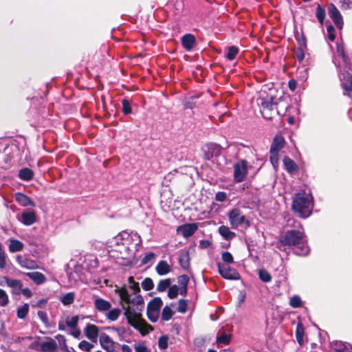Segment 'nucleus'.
<instances>
[{"instance_id": "1", "label": "nucleus", "mask_w": 352, "mask_h": 352, "mask_svg": "<svg viewBox=\"0 0 352 352\" xmlns=\"http://www.w3.org/2000/svg\"><path fill=\"white\" fill-rule=\"evenodd\" d=\"M129 287L132 290V294H129L126 288H121L118 291L124 310V316L130 325L140 330L142 334L147 333L153 329L142 318V311L144 307V300L138 294L140 290L139 285L132 276L129 278Z\"/></svg>"}, {"instance_id": "2", "label": "nucleus", "mask_w": 352, "mask_h": 352, "mask_svg": "<svg viewBox=\"0 0 352 352\" xmlns=\"http://www.w3.org/2000/svg\"><path fill=\"white\" fill-rule=\"evenodd\" d=\"M275 92L274 89H268L267 91L265 88L258 91L253 98V102H255L259 107L261 113L266 119H270L275 115L283 113V111L279 109L280 98H277L275 96Z\"/></svg>"}, {"instance_id": "3", "label": "nucleus", "mask_w": 352, "mask_h": 352, "mask_svg": "<svg viewBox=\"0 0 352 352\" xmlns=\"http://www.w3.org/2000/svg\"><path fill=\"white\" fill-rule=\"evenodd\" d=\"M281 245L295 246L294 252L299 256H306L309 254V248L304 242V234L298 230L287 231L279 240Z\"/></svg>"}, {"instance_id": "4", "label": "nucleus", "mask_w": 352, "mask_h": 352, "mask_svg": "<svg viewBox=\"0 0 352 352\" xmlns=\"http://www.w3.org/2000/svg\"><path fill=\"white\" fill-rule=\"evenodd\" d=\"M292 208L299 217H308L313 209L311 195L305 192L297 193L293 199Z\"/></svg>"}, {"instance_id": "5", "label": "nucleus", "mask_w": 352, "mask_h": 352, "mask_svg": "<svg viewBox=\"0 0 352 352\" xmlns=\"http://www.w3.org/2000/svg\"><path fill=\"white\" fill-rule=\"evenodd\" d=\"M124 242V245L127 246H133V251L137 252L138 247L141 244L142 240L139 234L133 232H128L123 231L113 238V242L120 243Z\"/></svg>"}, {"instance_id": "6", "label": "nucleus", "mask_w": 352, "mask_h": 352, "mask_svg": "<svg viewBox=\"0 0 352 352\" xmlns=\"http://www.w3.org/2000/svg\"><path fill=\"white\" fill-rule=\"evenodd\" d=\"M285 140L283 136L276 135L273 140L270 152V160L274 168L278 166V153L283 148Z\"/></svg>"}, {"instance_id": "7", "label": "nucleus", "mask_w": 352, "mask_h": 352, "mask_svg": "<svg viewBox=\"0 0 352 352\" xmlns=\"http://www.w3.org/2000/svg\"><path fill=\"white\" fill-rule=\"evenodd\" d=\"M111 251L118 252L120 254V257L122 259H131L133 258L135 252L133 251V246H127L124 245V242L120 241V243L113 242V239L110 242Z\"/></svg>"}, {"instance_id": "8", "label": "nucleus", "mask_w": 352, "mask_h": 352, "mask_svg": "<svg viewBox=\"0 0 352 352\" xmlns=\"http://www.w3.org/2000/svg\"><path fill=\"white\" fill-rule=\"evenodd\" d=\"M228 217L230 225L233 228H236L243 224H245L247 226H250L249 221L247 220L245 215H243L238 208L232 209L229 212Z\"/></svg>"}, {"instance_id": "9", "label": "nucleus", "mask_w": 352, "mask_h": 352, "mask_svg": "<svg viewBox=\"0 0 352 352\" xmlns=\"http://www.w3.org/2000/svg\"><path fill=\"white\" fill-rule=\"evenodd\" d=\"M217 267L219 273L223 278L227 280H238L240 278V275L235 269L221 263H217Z\"/></svg>"}, {"instance_id": "10", "label": "nucleus", "mask_w": 352, "mask_h": 352, "mask_svg": "<svg viewBox=\"0 0 352 352\" xmlns=\"http://www.w3.org/2000/svg\"><path fill=\"white\" fill-rule=\"evenodd\" d=\"M248 173V162L241 161L234 166V179L236 182H241L244 180Z\"/></svg>"}, {"instance_id": "11", "label": "nucleus", "mask_w": 352, "mask_h": 352, "mask_svg": "<svg viewBox=\"0 0 352 352\" xmlns=\"http://www.w3.org/2000/svg\"><path fill=\"white\" fill-rule=\"evenodd\" d=\"M328 12L330 18L333 20L336 25L339 29H342L343 26V20L342 15L338 8L331 3L329 6Z\"/></svg>"}, {"instance_id": "12", "label": "nucleus", "mask_w": 352, "mask_h": 352, "mask_svg": "<svg viewBox=\"0 0 352 352\" xmlns=\"http://www.w3.org/2000/svg\"><path fill=\"white\" fill-rule=\"evenodd\" d=\"M17 263L20 267L27 270H36L38 268L36 262L28 258L25 255H18L16 258Z\"/></svg>"}, {"instance_id": "13", "label": "nucleus", "mask_w": 352, "mask_h": 352, "mask_svg": "<svg viewBox=\"0 0 352 352\" xmlns=\"http://www.w3.org/2000/svg\"><path fill=\"white\" fill-rule=\"evenodd\" d=\"M221 146L214 143H208L204 145L203 151L205 153L206 157L210 159L213 157L217 156L221 153Z\"/></svg>"}, {"instance_id": "14", "label": "nucleus", "mask_w": 352, "mask_h": 352, "mask_svg": "<svg viewBox=\"0 0 352 352\" xmlns=\"http://www.w3.org/2000/svg\"><path fill=\"white\" fill-rule=\"evenodd\" d=\"M100 343L101 346L107 352L115 351V342L111 339V338L107 334L104 333L100 334Z\"/></svg>"}, {"instance_id": "15", "label": "nucleus", "mask_w": 352, "mask_h": 352, "mask_svg": "<svg viewBox=\"0 0 352 352\" xmlns=\"http://www.w3.org/2000/svg\"><path fill=\"white\" fill-rule=\"evenodd\" d=\"M16 201L22 206H35L34 202L27 195L21 192H16L14 195Z\"/></svg>"}, {"instance_id": "16", "label": "nucleus", "mask_w": 352, "mask_h": 352, "mask_svg": "<svg viewBox=\"0 0 352 352\" xmlns=\"http://www.w3.org/2000/svg\"><path fill=\"white\" fill-rule=\"evenodd\" d=\"M3 278L6 280L7 285L12 289V292L14 294H20V290L23 287V284L21 280L16 279H10L8 276H5Z\"/></svg>"}, {"instance_id": "17", "label": "nucleus", "mask_w": 352, "mask_h": 352, "mask_svg": "<svg viewBox=\"0 0 352 352\" xmlns=\"http://www.w3.org/2000/svg\"><path fill=\"white\" fill-rule=\"evenodd\" d=\"M182 43L184 48L187 51H190L195 43V37L191 34H187L182 36Z\"/></svg>"}, {"instance_id": "18", "label": "nucleus", "mask_w": 352, "mask_h": 352, "mask_svg": "<svg viewBox=\"0 0 352 352\" xmlns=\"http://www.w3.org/2000/svg\"><path fill=\"white\" fill-rule=\"evenodd\" d=\"M86 336L91 341H96L98 336V329L95 324H87L85 329Z\"/></svg>"}, {"instance_id": "19", "label": "nucleus", "mask_w": 352, "mask_h": 352, "mask_svg": "<svg viewBox=\"0 0 352 352\" xmlns=\"http://www.w3.org/2000/svg\"><path fill=\"white\" fill-rule=\"evenodd\" d=\"M36 218L34 212L25 211L21 214V221L25 226H31L36 221Z\"/></svg>"}, {"instance_id": "20", "label": "nucleus", "mask_w": 352, "mask_h": 352, "mask_svg": "<svg viewBox=\"0 0 352 352\" xmlns=\"http://www.w3.org/2000/svg\"><path fill=\"white\" fill-rule=\"evenodd\" d=\"M94 305L96 309L101 312L109 311L111 307V305L109 301L100 298H97L95 300Z\"/></svg>"}, {"instance_id": "21", "label": "nucleus", "mask_w": 352, "mask_h": 352, "mask_svg": "<svg viewBox=\"0 0 352 352\" xmlns=\"http://www.w3.org/2000/svg\"><path fill=\"white\" fill-rule=\"evenodd\" d=\"M57 349V344L55 340L48 338V340L41 344L40 351L42 352H54Z\"/></svg>"}, {"instance_id": "22", "label": "nucleus", "mask_w": 352, "mask_h": 352, "mask_svg": "<svg viewBox=\"0 0 352 352\" xmlns=\"http://www.w3.org/2000/svg\"><path fill=\"white\" fill-rule=\"evenodd\" d=\"M26 275L36 285H41L46 281L45 275L38 272H28Z\"/></svg>"}, {"instance_id": "23", "label": "nucleus", "mask_w": 352, "mask_h": 352, "mask_svg": "<svg viewBox=\"0 0 352 352\" xmlns=\"http://www.w3.org/2000/svg\"><path fill=\"white\" fill-rule=\"evenodd\" d=\"M340 79L342 80V85L343 88L346 91H351L352 90V76L351 74L346 72L343 73L340 76Z\"/></svg>"}, {"instance_id": "24", "label": "nucleus", "mask_w": 352, "mask_h": 352, "mask_svg": "<svg viewBox=\"0 0 352 352\" xmlns=\"http://www.w3.org/2000/svg\"><path fill=\"white\" fill-rule=\"evenodd\" d=\"M179 262L182 268L187 270L190 266V256L188 251L182 250L179 252Z\"/></svg>"}, {"instance_id": "25", "label": "nucleus", "mask_w": 352, "mask_h": 352, "mask_svg": "<svg viewBox=\"0 0 352 352\" xmlns=\"http://www.w3.org/2000/svg\"><path fill=\"white\" fill-rule=\"evenodd\" d=\"M157 273L160 276H164L170 272V267L165 261H160L155 267Z\"/></svg>"}, {"instance_id": "26", "label": "nucleus", "mask_w": 352, "mask_h": 352, "mask_svg": "<svg viewBox=\"0 0 352 352\" xmlns=\"http://www.w3.org/2000/svg\"><path fill=\"white\" fill-rule=\"evenodd\" d=\"M180 230L185 237L192 236L197 230V226L195 223L185 225L180 228Z\"/></svg>"}, {"instance_id": "27", "label": "nucleus", "mask_w": 352, "mask_h": 352, "mask_svg": "<svg viewBox=\"0 0 352 352\" xmlns=\"http://www.w3.org/2000/svg\"><path fill=\"white\" fill-rule=\"evenodd\" d=\"M23 247L24 245L21 241L14 239H10L8 249L10 252L14 253L21 251L23 249Z\"/></svg>"}, {"instance_id": "28", "label": "nucleus", "mask_w": 352, "mask_h": 352, "mask_svg": "<svg viewBox=\"0 0 352 352\" xmlns=\"http://www.w3.org/2000/svg\"><path fill=\"white\" fill-rule=\"evenodd\" d=\"M334 344V352H352V347L350 344L336 341Z\"/></svg>"}, {"instance_id": "29", "label": "nucleus", "mask_w": 352, "mask_h": 352, "mask_svg": "<svg viewBox=\"0 0 352 352\" xmlns=\"http://www.w3.org/2000/svg\"><path fill=\"white\" fill-rule=\"evenodd\" d=\"M219 234L225 239H231L235 236V233L231 232L228 227L226 226H221L219 228Z\"/></svg>"}, {"instance_id": "30", "label": "nucleus", "mask_w": 352, "mask_h": 352, "mask_svg": "<svg viewBox=\"0 0 352 352\" xmlns=\"http://www.w3.org/2000/svg\"><path fill=\"white\" fill-rule=\"evenodd\" d=\"M162 304V300L160 298H155L148 304L147 309L158 312Z\"/></svg>"}, {"instance_id": "31", "label": "nucleus", "mask_w": 352, "mask_h": 352, "mask_svg": "<svg viewBox=\"0 0 352 352\" xmlns=\"http://www.w3.org/2000/svg\"><path fill=\"white\" fill-rule=\"evenodd\" d=\"M283 164L285 169L290 173L297 170V166L295 162L288 157L283 159Z\"/></svg>"}, {"instance_id": "32", "label": "nucleus", "mask_w": 352, "mask_h": 352, "mask_svg": "<svg viewBox=\"0 0 352 352\" xmlns=\"http://www.w3.org/2000/svg\"><path fill=\"white\" fill-rule=\"evenodd\" d=\"M33 175V171L28 168H22L19 173V178L24 181H30L32 179Z\"/></svg>"}, {"instance_id": "33", "label": "nucleus", "mask_w": 352, "mask_h": 352, "mask_svg": "<svg viewBox=\"0 0 352 352\" xmlns=\"http://www.w3.org/2000/svg\"><path fill=\"white\" fill-rule=\"evenodd\" d=\"M29 312V305L25 303L17 308L16 316L19 319H24Z\"/></svg>"}, {"instance_id": "34", "label": "nucleus", "mask_w": 352, "mask_h": 352, "mask_svg": "<svg viewBox=\"0 0 352 352\" xmlns=\"http://www.w3.org/2000/svg\"><path fill=\"white\" fill-rule=\"evenodd\" d=\"M304 327L302 323H298L296 331V340L300 345L303 344Z\"/></svg>"}, {"instance_id": "35", "label": "nucleus", "mask_w": 352, "mask_h": 352, "mask_svg": "<svg viewBox=\"0 0 352 352\" xmlns=\"http://www.w3.org/2000/svg\"><path fill=\"white\" fill-rule=\"evenodd\" d=\"M74 300V294L73 292H69L65 295L63 296L60 298V301L64 305H71Z\"/></svg>"}, {"instance_id": "36", "label": "nucleus", "mask_w": 352, "mask_h": 352, "mask_svg": "<svg viewBox=\"0 0 352 352\" xmlns=\"http://www.w3.org/2000/svg\"><path fill=\"white\" fill-rule=\"evenodd\" d=\"M170 283H171L170 280L168 278L162 280L159 282V283L157 285V290L160 292H164L168 287H170Z\"/></svg>"}, {"instance_id": "37", "label": "nucleus", "mask_w": 352, "mask_h": 352, "mask_svg": "<svg viewBox=\"0 0 352 352\" xmlns=\"http://www.w3.org/2000/svg\"><path fill=\"white\" fill-rule=\"evenodd\" d=\"M238 52H239V50L236 47L230 46L228 48L226 58L230 60H232L235 58Z\"/></svg>"}, {"instance_id": "38", "label": "nucleus", "mask_w": 352, "mask_h": 352, "mask_svg": "<svg viewBox=\"0 0 352 352\" xmlns=\"http://www.w3.org/2000/svg\"><path fill=\"white\" fill-rule=\"evenodd\" d=\"M258 276L261 280L265 283L270 282L272 279V276L270 273L264 269L259 270Z\"/></svg>"}, {"instance_id": "39", "label": "nucleus", "mask_w": 352, "mask_h": 352, "mask_svg": "<svg viewBox=\"0 0 352 352\" xmlns=\"http://www.w3.org/2000/svg\"><path fill=\"white\" fill-rule=\"evenodd\" d=\"M9 303V297L7 293L0 289V307H6Z\"/></svg>"}, {"instance_id": "40", "label": "nucleus", "mask_w": 352, "mask_h": 352, "mask_svg": "<svg viewBox=\"0 0 352 352\" xmlns=\"http://www.w3.org/2000/svg\"><path fill=\"white\" fill-rule=\"evenodd\" d=\"M120 310L119 309H113L110 310L107 314V318L111 321L116 320L120 315Z\"/></svg>"}, {"instance_id": "41", "label": "nucleus", "mask_w": 352, "mask_h": 352, "mask_svg": "<svg viewBox=\"0 0 352 352\" xmlns=\"http://www.w3.org/2000/svg\"><path fill=\"white\" fill-rule=\"evenodd\" d=\"M173 314V311H172V309L169 307L166 306L162 311V319L166 321L169 320L172 318Z\"/></svg>"}, {"instance_id": "42", "label": "nucleus", "mask_w": 352, "mask_h": 352, "mask_svg": "<svg viewBox=\"0 0 352 352\" xmlns=\"http://www.w3.org/2000/svg\"><path fill=\"white\" fill-rule=\"evenodd\" d=\"M289 305L294 308L300 307L302 305V301L298 296H294L290 298Z\"/></svg>"}, {"instance_id": "43", "label": "nucleus", "mask_w": 352, "mask_h": 352, "mask_svg": "<svg viewBox=\"0 0 352 352\" xmlns=\"http://www.w3.org/2000/svg\"><path fill=\"white\" fill-rule=\"evenodd\" d=\"M78 347L83 351L90 352L94 345L86 340H82L78 344Z\"/></svg>"}, {"instance_id": "44", "label": "nucleus", "mask_w": 352, "mask_h": 352, "mask_svg": "<svg viewBox=\"0 0 352 352\" xmlns=\"http://www.w3.org/2000/svg\"><path fill=\"white\" fill-rule=\"evenodd\" d=\"M142 286L144 290L149 291L153 288L154 285L151 278H146L142 281Z\"/></svg>"}, {"instance_id": "45", "label": "nucleus", "mask_w": 352, "mask_h": 352, "mask_svg": "<svg viewBox=\"0 0 352 352\" xmlns=\"http://www.w3.org/2000/svg\"><path fill=\"white\" fill-rule=\"evenodd\" d=\"M230 340L229 335L223 333L220 336H217V341L219 344H228Z\"/></svg>"}, {"instance_id": "46", "label": "nucleus", "mask_w": 352, "mask_h": 352, "mask_svg": "<svg viewBox=\"0 0 352 352\" xmlns=\"http://www.w3.org/2000/svg\"><path fill=\"white\" fill-rule=\"evenodd\" d=\"M168 337L162 336L158 340V346L161 349H166L168 347Z\"/></svg>"}, {"instance_id": "47", "label": "nucleus", "mask_w": 352, "mask_h": 352, "mask_svg": "<svg viewBox=\"0 0 352 352\" xmlns=\"http://www.w3.org/2000/svg\"><path fill=\"white\" fill-rule=\"evenodd\" d=\"M6 254L3 249L2 245L0 243V268L4 269L6 265Z\"/></svg>"}, {"instance_id": "48", "label": "nucleus", "mask_w": 352, "mask_h": 352, "mask_svg": "<svg viewBox=\"0 0 352 352\" xmlns=\"http://www.w3.org/2000/svg\"><path fill=\"white\" fill-rule=\"evenodd\" d=\"M316 17L318 19V21L320 22V23H322L323 20L325 17V10L323 9L320 6H318L317 10H316Z\"/></svg>"}, {"instance_id": "49", "label": "nucleus", "mask_w": 352, "mask_h": 352, "mask_svg": "<svg viewBox=\"0 0 352 352\" xmlns=\"http://www.w3.org/2000/svg\"><path fill=\"white\" fill-rule=\"evenodd\" d=\"M135 352H151V349L147 348L143 343H136L134 345Z\"/></svg>"}, {"instance_id": "50", "label": "nucleus", "mask_w": 352, "mask_h": 352, "mask_svg": "<svg viewBox=\"0 0 352 352\" xmlns=\"http://www.w3.org/2000/svg\"><path fill=\"white\" fill-rule=\"evenodd\" d=\"M155 258V254L153 252H149L142 258L141 263L142 265H146L151 261H153Z\"/></svg>"}, {"instance_id": "51", "label": "nucleus", "mask_w": 352, "mask_h": 352, "mask_svg": "<svg viewBox=\"0 0 352 352\" xmlns=\"http://www.w3.org/2000/svg\"><path fill=\"white\" fill-rule=\"evenodd\" d=\"M179 292V288L177 285L171 286L168 292V296L170 299H173L177 297Z\"/></svg>"}, {"instance_id": "52", "label": "nucleus", "mask_w": 352, "mask_h": 352, "mask_svg": "<svg viewBox=\"0 0 352 352\" xmlns=\"http://www.w3.org/2000/svg\"><path fill=\"white\" fill-rule=\"evenodd\" d=\"M78 322V317L73 316L72 318H67L66 320V324L68 327L71 328H75Z\"/></svg>"}, {"instance_id": "53", "label": "nucleus", "mask_w": 352, "mask_h": 352, "mask_svg": "<svg viewBox=\"0 0 352 352\" xmlns=\"http://www.w3.org/2000/svg\"><path fill=\"white\" fill-rule=\"evenodd\" d=\"M221 258L226 263H232L234 262L233 256L229 252H223Z\"/></svg>"}, {"instance_id": "54", "label": "nucleus", "mask_w": 352, "mask_h": 352, "mask_svg": "<svg viewBox=\"0 0 352 352\" xmlns=\"http://www.w3.org/2000/svg\"><path fill=\"white\" fill-rule=\"evenodd\" d=\"M122 111L124 114H129L131 112V108L129 100L124 99L122 101Z\"/></svg>"}, {"instance_id": "55", "label": "nucleus", "mask_w": 352, "mask_h": 352, "mask_svg": "<svg viewBox=\"0 0 352 352\" xmlns=\"http://www.w3.org/2000/svg\"><path fill=\"white\" fill-rule=\"evenodd\" d=\"M147 316L149 320L151 322H156L158 318V312L155 311H152L150 309H147Z\"/></svg>"}, {"instance_id": "56", "label": "nucleus", "mask_w": 352, "mask_h": 352, "mask_svg": "<svg viewBox=\"0 0 352 352\" xmlns=\"http://www.w3.org/2000/svg\"><path fill=\"white\" fill-rule=\"evenodd\" d=\"M187 302L185 300H179V307H178V311L181 313H184L186 311L187 309Z\"/></svg>"}, {"instance_id": "57", "label": "nucleus", "mask_w": 352, "mask_h": 352, "mask_svg": "<svg viewBox=\"0 0 352 352\" xmlns=\"http://www.w3.org/2000/svg\"><path fill=\"white\" fill-rule=\"evenodd\" d=\"M295 57L298 61H302L305 58V53L302 47L298 48L296 53Z\"/></svg>"}, {"instance_id": "58", "label": "nucleus", "mask_w": 352, "mask_h": 352, "mask_svg": "<svg viewBox=\"0 0 352 352\" xmlns=\"http://www.w3.org/2000/svg\"><path fill=\"white\" fill-rule=\"evenodd\" d=\"M184 108L188 109H192L195 107V102H194V98H190L188 99L184 102Z\"/></svg>"}, {"instance_id": "59", "label": "nucleus", "mask_w": 352, "mask_h": 352, "mask_svg": "<svg viewBox=\"0 0 352 352\" xmlns=\"http://www.w3.org/2000/svg\"><path fill=\"white\" fill-rule=\"evenodd\" d=\"M56 339L58 341L59 344L62 348L67 347L66 339L64 336L60 334L57 335L56 336Z\"/></svg>"}, {"instance_id": "60", "label": "nucleus", "mask_w": 352, "mask_h": 352, "mask_svg": "<svg viewBox=\"0 0 352 352\" xmlns=\"http://www.w3.org/2000/svg\"><path fill=\"white\" fill-rule=\"evenodd\" d=\"M327 33H328V38L330 41H333L335 40L336 36L333 33L334 32V28L332 25H329L327 27Z\"/></svg>"}, {"instance_id": "61", "label": "nucleus", "mask_w": 352, "mask_h": 352, "mask_svg": "<svg viewBox=\"0 0 352 352\" xmlns=\"http://www.w3.org/2000/svg\"><path fill=\"white\" fill-rule=\"evenodd\" d=\"M38 316L40 318V320L45 324H47L48 322L47 316L46 312L43 311H38Z\"/></svg>"}, {"instance_id": "62", "label": "nucleus", "mask_w": 352, "mask_h": 352, "mask_svg": "<svg viewBox=\"0 0 352 352\" xmlns=\"http://www.w3.org/2000/svg\"><path fill=\"white\" fill-rule=\"evenodd\" d=\"M182 280H184V287H182V289H181L180 294L183 296H185L187 292V284L188 282V277L187 276H182Z\"/></svg>"}, {"instance_id": "63", "label": "nucleus", "mask_w": 352, "mask_h": 352, "mask_svg": "<svg viewBox=\"0 0 352 352\" xmlns=\"http://www.w3.org/2000/svg\"><path fill=\"white\" fill-rule=\"evenodd\" d=\"M227 197V195L225 192H218L215 195V199L218 201H224Z\"/></svg>"}, {"instance_id": "64", "label": "nucleus", "mask_w": 352, "mask_h": 352, "mask_svg": "<svg viewBox=\"0 0 352 352\" xmlns=\"http://www.w3.org/2000/svg\"><path fill=\"white\" fill-rule=\"evenodd\" d=\"M20 293H21L26 298H30L32 296V292L28 288H21L20 290Z\"/></svg>"}]
</instances>
